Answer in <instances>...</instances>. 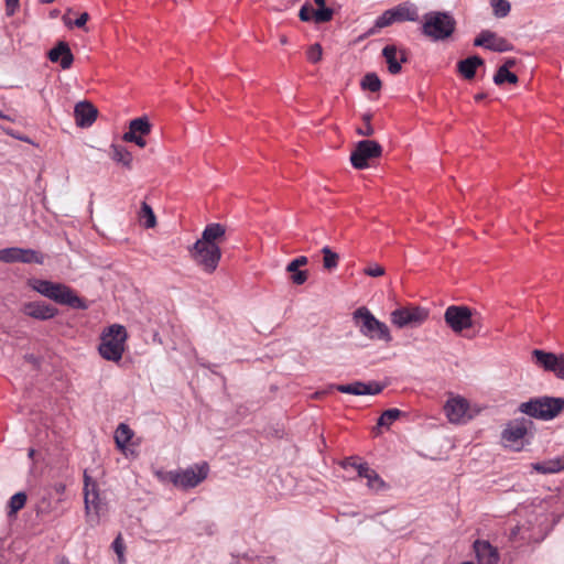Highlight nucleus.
<instances>
[{"instance_id": "31", "label": "nucleus", "mask_w": 564, "mask_h": 564, "mask_svg": "<svg viewBox=\"0 0 564 564\" xmlns=\"http://www.w3.org/2000/svg\"><path fill=\"white\" fill-rule=\"evenodd\" d=\"M139 221L144 228H153L156 225V217L152 207L147 203L142 202L139 212Z\"/></svg>"}, {"instance_id": "14", "label": "nucleus", "mask_w": 564, "mask_h": 564, "mask_svg": "<svg viewBox=\"0 0 564 564\" xmlns=\"http://www.w3.org/2000/svg\"><path fill=\"white\" fill-rule=\"evenodd\" d=\"M0 261L6 263H43L44 254L36 249H0Z\"/></svg>"}, {"instance_id": "29", "label": "nucleus", "mask_w": 564, "mask_h": 564, "mask_svg": "<svg viewBox=\"0 0 564 564\" xmlns=\"http://www.w3.org/2000/svg\"><path fill=\"white\" fill-rule=\"evenodd\" d=\"M109 155L115 162L121 164L126 169H132V154L126 147L112 143L110 145Z\"/></svg>"}, {"instance_id": "33", "label": "nucleus", "mask_w": 564, "mask_h": 564, "mask_svg": "<svg viewBox=\"0 0 564 564\" xmlns=\"http://www.w3.org/2000/svg\"><path fill=\"white\" fill-rule=\"evenodd\" d=\"M133 436L132 430L124 423H120L115 433V441L119 448H124Z\"/></svg>"}, {"instance_id": "6", "label": "nucleus", "mask_w": 564, "mask_h": 564, "mask_svg": "<svg viewBox=\"0 0 564 564\" xmlns=\"http://www.w3.org/2000/svg\"><path fill=\"white\" fill-rule=\"evenodd\" d=\"M382 147L375 140H361L357 142L355 150L350 154L351 165L357 170H364L369 166L368 161L380 158Z\"/></svg>"}, {"instance_id": "15", "label": "nucleus", "mask_w": 564, "mask_h": 564, "mask_svg": "<svg viewBox=\"0 0 564 564\" xmlns=\"http://www.w3.org/2000/svg\"><path fill=\"white\" fill-rule=\"evenodd\" d=\"M192 260L206 272H213L220 260V249H188Z\"/></svg>"}, {"instance_id": "11", "label": "nucleus", "mask_w": 564, "mask_h": 564, "mask_svg": "<svg viewBox=\"0 0 564 564\" xmlns=\"http://www.w3.org/2000/svg\"><path fill=\"white\" fill-rule=\"evenodd\" d=\"M231 241V232L227 234L224 225L212 223L203 230L202 238L197 239L191 247H217V243H228Z\"/></svg>"}, {"instance_id": "13", "label": "nucleus", "mask_w": 564, "mask_h": 564, "mask_svg": "<svg viewBox=\"0 0 564 564\" xmlns=\"http://www.w3.org/2000/svg\"><path fill=\"white\" fill-rule=\"evenodd\" d=\"M152 124L147 116L134 118L129 123V130L123 133L122 139L126 142L135 143L140 148L147 145L143 135L150 134Z\"/></svg>"}, {"instance_id": "17", "label": "nucleus", "mask_w": 564, "mask_h": 564, "mask_svg": "<svg viewBox=\"0 0 564 564\" xmlns=\"http://www.w3.org/2000/svg\"><path fill=\"white\" fill-rule=\"evenodd\" d=\"M47 58L52 63H58L63 69H68L74 62V55L68 43L65 41H58L56 45L47 52Z\"/></svg>"}, {"instance_id": "42", "label": "nucleus", "mask_w": 564, "mask_h": 564, "mask_svg": "<svg viewBox=\"0 0 564 564\" xmlns=\"http://www.w3.org/2000/svg\"><path fill=\"white\" fill-rule=\"evenodd\" d=\"M324 252V268L332 270L337 267L338 254L333 252L332 249H322Z\"/></svg>"}, {"instance_id": "4", "label": "nucleus", "mask_w": 564, "mask_h": 564, "mask_svg": "<svg viewBox=\"0 0 564 564\" xmlns=\"http://www.w3.org/2000/svg\"><path fill=\"white\" fill-rule=\"evenodd\" d=\"M354 321L359 332L372 340L389 343L391 335L388 326L378 321L366 307H359L354 312Z\"/></svg>"}, {"instance_id": "23", "label": "nucleus", "mask_w": 564, "mask_h": 564, "mask_svg": "<svg viewBox=\"0 0 564 564\" xmlns=\"http://www.w3.org/2000/svg\"><path fill=\"white\" fill-rule=\"evenodd\" d=\"M474 550L480 564H497L499 561L497 549L488 541H475Z\"/></svg>"}, {"instance_id": "51", "label": "nucleus", "mask_w": 564, "mask_h": 564, "mask_svg": "<svg viewBox=\"0 0 564 564\" xmlns=\"http://www.w3.org/2000/svg\"><path fill=\"white\" fill-rule=\"evenodd\" d=\"M398 54L400 55L399 56L400 64L408 62V52L405 50H400V51L398 50Z\"/></svg>"}, {"instance_id": "36", "label": "nucleus", "mask_w": 564, "mask_h": 564, "mask_svg": "<svg viewBox=\"0 0 564 564\" xmlns=\"http://www.w3.org/2000/svg\"><path fill=\"white\" fill-rule=\"evenodd\" d=\"M26 502V495L23 491L14 494L8 502V514L12 516L20 511Z\"/></svg>"}, {"instance_id": "48", "label": "nucleus", "mask_w": 564, "mask_h": 564, "mask_svg": "<svg viewBox=\"0 0 564 564\" xmlns=\"http://www.w3.org/2000/svg\"><path fill=\"white\" fill-rule=\"evenodd\" d=\"M19 8V0H6V13L11 17Z\"/></svg>"}, {"instance_id": "5", "label": "nucleus", "mask_w": 564, "mask_h": 564, "mask_svg": "<svg viewBox=\"0 0 564 564\" xmlns=\"http://www.w3.org/2000/svg\"><path fill=\"white\" fill-rule=\"evenodd\" d=\"M209 467L207 463L195 464L178 471H170L169 478L174 486L182 489L194 488L205 480L208 476Z\"/></svg>"}, {"instance_id": "38", "label": "nucleus", "mask_w": 564, "mask_h": 564, "mask_svg": "<svg viewBox=\"0 0 564 564\" xmlns=\"http://www.w3.org/2000/svg\"><path fill=\"white\" fill-rule=\"evenodd\" d=\"M402 415L399 409H388L378 419L377 425L389 427L394 421Z\"/></svg>"}, {"instance_id": "41", "label": "nucleus", "mask_w": 564, "mask_h": 564, "mask_svg": "<svg viewBox=\"0 0 564 564\" xmlns=\"http://www.w3.org/2000/svg\"><path fill=\"white\" fill-rule=\"evenodd\" d=\"M371 118H372V115L370 112H366L362 115L364 126L360 128H357V130H356V132L359 135L371 137L375 133V129L371 126Z\"/></svg>"}, {"instance_id": "37", "label": "nucleus", "mask_w": 564, "mask_h": 564, "mask_svg": "<svg viewBox=\"0 0 564 564\" xmlns=\"http://www.w3.org/2000/svg\"><path fill=\"white\" fill-rule=\"evenodd\" d=\"M397 22L394 13L392 9L386 10L381 15H379L376 21L373 28L369 31L370 34L375 33L377 29H382L389 26Z\"/></svg>"}, {"instance_id": "28", "label": "nucleus", "mask_w": 564, "mask_h": 564, "mask_svg": "<svg viewBox=\"0 0 564 564\" xmlns=\"http://www.w3.org/2000/svg\"><path fill=\"white\" fill-rule=\"evenodd\" d=\"M358 476L367 479V485L370 489L379 490L384 487V481L367 463L358 465Z\"/></svg>"}, {"instance_id": "26", "label": "nucleus", "mask_w": 564, "mask_h": 564, "mask_svg": "<svg viewBox=\"0 0 564 564\" xmlns=\"http://www.w3.org/2000/svg\"><path fill=\"white\" fill-rule=\"evenodd\" d=\"M397 22L419 21V10L417 7L410 2L401 3L394 8H392Z\"/></svg>"}, {"instance_id": "55", "label": "nucleus", "mask_w": 564, "mask_h": 564, "mask_svg": "<svg viewBox=\"0 0 564 564\" xmlns=\"http://www.w3.org/2000/svg\"><path fill=\"white\" fill-rule=\"evenodd\" d=\"M58 14H59V10L54 9V10H52V11L50 12V18L55 19V18H57V17H58Z\"/></svg>"}, {"instance_id": "8", "label": "nucleus", "mask_w": 564, "mask_h": 564, "mask_svg": "<svg viewBox=\"0 0 564 564\" xmlns=\"http://www.w3.org/2000/svg\"><path fill=\"white\" fill-rule=\"evenodd\" d=\"M429 316V312L420 306L400 307L391 313V322L399 328L416 327Z\"/></svg>"}, {"instance_id": "56", "label": "nucleus", "mask_w": 564, "mask_h": 564, "mask_svg": "<svg viewBox=\"0 0 564 564\" xmlns=\"http://www.w3.org/2000/svg\"><path fill=\"white\" fill-rule=\"evenodd\" d=\"M314 2L316 3V6L318 8H322V7H325L326 0H314Z\"/></svg>"}, {"instance_id": "47", "label": "nucleus", "mask_w": 564, "mask_h": 564, "mask_svg": "<svg viewBox=\"0 0 564 564\" xmlns=\"http://www.w3.org/2000/svg\"><path fill=\"white\" fill-rule=\"evenodd\" d=\"M112 549L120 560L123 558L124 544L120 535H118L112 542Z\"/></svg>"}, {"instance_id": "9", "label": "nucleus", "mask_w": 564, "mask_h": 564, "mask_svg": "<svg viewBox=\"0 0 564 564\" xmlns=\"http://www.w3.org/2000/svg\"><path fill=\"white\" fill-rule=\"evenodd\" d=\"M532 358L535 365L544 371L553 372L557 378L564 379V354L556 355L542 349H534Z\"/></svg>"}, {"instance_id": "53", "label": "nucleus", "mask_w": 564, "mask_h": 564, "mask_svg": "<svg viewBox=\"0 0 564 564\" xmlns=\"http://www.w3.org/2000/svg\"><path fill=\"white\" fill-rule=\"evenodd\" d=\"M7 133L12 135L13 138H15L18 140H22V141L29 142V139L26 137L18 135V134L13 133L12 131H7Z\"/></svg>"}, {"instance_id": "16", "label": "nucleus", "mask_w": 564, "mask_h": 564, "mask_svg": "<svg viewBox=\"0 0 564 564\" xmlns=\"http://www.w3.org/2000/svg\"><path fill=\"white\" fill-rule=\"evenodd\" d=\"M336 390L354 395H376L383 390V386L377 381H355L348 384H338L336 386Z\"/></svg>"}, {"instance_id": "1", "label": "nucleus", "mask_w": 564, "mask_h": 564, "mask_svg": "<svg viewBox=\"0 0 564 564\" xmlns=\"http://www.w3.org/2000/svg\"><path fill=\"white\" fill-rule=\"evenodd\" d=\"M456 20L447 11H429L423 15L421 33L433 42H443L452 37L456 30Z\"/></svg>"}, {"instance_id": "46", "label": "nucleus", "mask_w": 564, "mask_h": 564, "mask_svg": "<svg viewBox=\"0 0 564 564\" xmlns=\"http://www.w3.org/2000/svg\"><path fill=\"white\" fill-rule=\"evenodd\" d=\"M364 272H365V274H367L369 276L377 278V276H381L384 273V269H383V267H381L379 264H372V265L365 268Z\"/></svg>"}, {"instance_id": "24", "label": "nucleus", "mask_w": 564, "mask_h": 564, "mask_svg": "<svg viewBox=\"0 0 564 564\" xmlns=\"http://www.w3.org/2000/svg\"><path fill=\"white\" fill-rule=\"evenodd\" d=\"M307 263V258L304 256L297 257L286 265V271L291 273V281L296 285H302L307 280V271L300 270L301 267Z\"/></svg>"}, {"instance_id": "18", "label": "nucleus", "mask_w": 564, "mask_h": 564, "mask_svg": "<svg viewBox=\"0 0 564 564\" xmlns=\"http://www.w3.org/2000/svg\"><path fill=\"white\" fill-rule=\"evenodd\" d=\"M85 487H84V502L87 514L94 510L96 514L99 513L101 508V501L99 499V492L97 485L91 478L85 473L84 475Z\"/></svg>"}, {"instance_id": "25", "label": "nucleus", "mask_w": 564, "mask_h": 564, "mask_svg": "<svg viewBox=\"0 0 564 564\" xmlns=\"http://www.w3.org/2000/svg\"><path fill=\"white\" fill-rule=\"evenodd\" d=\"M484 63L485 61L478 55L468 56L457 63V72L465 79L470 80L475 77L477 68L482 66Z\"/></svg>"}, {"instance_id": "40", "label": "nucleus", "mask_w": 564, "mask_h": 564, "mask_svg": "<svg viewBox=\"0 0 564 564\" xmlns=\"http://www.w3.org/2000/svg\"><path fill=\"white\" fill-rule=\"evenodd\" d=\"M333 15L334 10L326 6L314 9V22L317 24L330 21L333 19Z\"/></svg>"}, {"instance_id": "54", "label": "nucleus", "mask_w": 564, "mask_h": 564, "mask_svg": "<svg viewBox=\"0 0 564 564\" xmlns=\"http://www.w3.org/2000/svg\"><path fill=\"white\" fill-rule=\"evenodd\" d=\"M487 97V94L486 93H478L475 95V100L476 101H481L484 100L485 98Z\"/></svg>"}, {"instance_id": "32", "label": "nucleus", "mask_w": 564, "mask_h": 564, "mask_svg": "<svg viewBox=\"0 0 564 564\" xmlns=\"http://www.w3.org/2000/svg\"><path fill=\"white\" fill-rule=\"evenodd\" d=\"M33 290L39 292L40 294L51 299L54 291H56L58 288L56 283H53L47 280H40L34 279L30 282Z\"/></svg>"}, {"instance_id": "34", "label": "nucleus", "mask_w": 564, "mask_h": 564, "mask_svg": "<svg viewBox=\"0 0 564 564\" xmlns=\"http://www.w3.org/2000/svg\"><path fill=\"white\" fill-rule=\"evenodd\" d=\"M360 86L364 90H369L371 93H377L381 89V80L376 73H367L361 82Z\"/></svg>"}, {"instance_id": "58", "label": "nucleus", "mask_w": 564, "mask_h": 564, "mask_svg": "<svg viewBox=\"0 0 564 564\" xmlns=\"http://www.w3.org/2000/svg\"><path fill=\"white\" fill-rule=\"evenodd\" d=\"M34 454H35V451H34L33 448H30V449H29V454H28V455H29V457H31V458H32V457L34 456Z\"/></svg>"}, {"instance_id": "27", "label": "nucleus", "mask_w": 564, "mask_h": 564, "mask_svg": "<svg viewBox=\"0 0 564 564\" xmlns=\"http://www.w3.org/2000/svg\"><path fill=\"white\" fill-rule=\"evenodd\" d=\"M532 468L540 474H555L564 470V456L551 458L532 464Z\"/></svg>"}, {"instance_id": "50", "label": "nucleus", "mask_w": 564, "mask_h": 564, "mask_svg": "<svg viewBox=\"0 0 564 564\" xmlns=\"http://www.w3.org/2000/svg\"><path fill=\"white\" fill-rule=\"evenodd\" d=\"M24 359L32 365L39 366V359L33 354L25 355Z\"/></svg>"}, {"instance_id": "3", "label": "nucleus", "mask_w": 564, "mask_h": 564, "mask_svg": "<svg viewBox=\"0 0 564 564\" xmlns=\"http://www.w3.org/2000/svg\"><path fill=\"white\" fill-rule=\"evenodd\" d=\"M126 339L127 330L122 325L109 326L101 335L99 354L107 360L119 361L122 358Z\"/></svg>"}, {"instance_id": "45", "label": "nucleus", "mask_w": 564, "mask_h": 564, "mask_svg": "<svg viewBox=\"0 0 564 564\" xmlns=\"http://www.w3.org/2000/svg\"><path fill=\"white\" fill-rule=\"evenodd\" d=\"M88 20L89 14L87 12H83L74 22L68 20L66 15L63 17V21L67 26L75 25L77 28H84Z\"/></svg>"}, {"instance_id": "2", "label": "nucleus", "mask_w": 564, "mask_h": 564, "mask_svg": "<svg viewBox=\"0 0 564 564\" xmlns=\"http://www.w3.org/2000/svg\"><path fill=\"white\" fill-rule=\"evenodd\" d=\"M519 412L540 421H551L564 411V398L542 395L522 402Z\"/></svg>"}, {"instance_id": "7", "label": "nucleus", "mask_w": 564, "mask_h": 564, "mask_svg": "<svg viewBox=\"0 0 564 564\" xmlns=\"http://www.w3.org/2000/svg\"><path fill=\"white\" fill-rule=\"evenodd\" d=\"M532 425L533 422L528 419H514L507 423L501 433V438L507 446L513 447L516 451H520L524 445L523 440Z\"/></svg>"}, {"instance_id": "49", "label": "nucleus", "mask_w": 564, "mask_h": 564, "mask_svg": "<svg viewBox=\"0 0 564 564\" xmlns=\"http://www.w3.org/2000/svg\"><path fill=\"white\" fill-rule=\"evenodd\" d=\"M360 463H357L356 462V458L355 457H347L344 459V462L341 463L343 467L344 468H347V467H352L354 469H356L358 471V465Z\"/></svg>"}, {"instance_id": "39", "label": "nucleus", "mask_w": 564, "mask_h": 564, "mask_svg": "<svg viewBox=\"0 0 564 564\" xmlns=\"http://www.w3.org/2000/svg\"><path fill=\"white\" fill-rule=\"evenodd\" d=\"M494 15L498 19L506 18L511 10V4L508 0H490Z\"/></svg>"}, {"instance_id": "10", "label": "nucleus", "mask_w": 564, "mask_h": 564, "mask_svg": "<svg viewBox=\"0 0 564 564\" xmlns=\"http://www.w3.org/2000/svg\"><path fill=\"white\" fill-rule=\"evenodd\" d=\"M444 319L455 333H462L474 325L471 311L467 306H448L445 311Z\"/></svg>"}, {"instance_id": "22", "label": "nucleus", "mask_w": 564, "mask_h": 564, "mask_svg": "<svg viewBox=\"0 0 564 564\" xmlns=\"http://www.w3.org/2000/svg\"><path fill=\"white\" fill-rule=\"evenodd\" d=\"M444 409L452 423H460L467 414L468 403L465 399L455 398L448 400Z\"/></svg>"}, {"instance_id": "57", "label": "nucleus", "mask_w": 564, "mask_h": 564, "mask_svg": "<svg viewBox=\"0 0 564 564\" xmlns=\"http://www.w3.org/2000/svg\"><path fill=\"white\" fill-rule=\"evenodd\" d=\"M280 43H281V44H286V43H288V39H286V36H284V35H283V36H281V37H280Z\"/></svg>"}, {"instance_id": "19", "label": "nucleus", "mask_w": 564, "mask_h": 564, "mask_svg": "<svg viewBox=\"0 0 564 564\" xmlns=\"http://www.w3.org/2000/svg\"><path fill=\"white\" fill-rule=\"evenodd\" d=\"M22 312L40 321L51 319L57 314V310L54 306L44 302H28L23 305Z\"/></svg>"}, {"instance_id": "43", "label": "nucleus", "mask_w": 564, "mask_h": 564, "mask_svg": "<svg viewBox=\"0 0 564 564\" xmlns=\"http://www.w3.org/2000/svg\"><path fill=\"white\" fill-rule=\"evenodd\" d=\"M299 18L303 22L314 20V8L310 3H304L299 11Z\"/></svg>"}, {"instance_id": "59", "label": "nucleus", "mask_w": 564, "mask_h": 564, "mask_svg": "<svg viewBox=\"0 0 564 564\" xmlns=\"http://www.w3.org/2000/svg\"><path fill=\"white\" fill-rule=\"evenodd\" d=\"M55 0H41L42 3H52L54 2Z\"/></svg>"}, {"instance_id": "21", "label": "nucleus", "mask_w": 564, "mask_h": 564, "mask_svg": "<svg viewBox=\"0 0 564 564\" xmlns=\"http://www.w3.org/2000/svg\"><path fill=\"white\" fill-rule=\"evenodd\" d=\"M98 110L88 101H79L74 109L76 124L82 128L90 127L97 119Z\"/></svg>"}, {"instance_id": "35", "label": "nucleus", "mask_w": 564, "mask_h": 564, "mask_svg": "<svg viewBox=\"0 0 564 564\" xmlns=\"http://www.w3.org/2000/svg\"><path fill=\"white\" fill-rule=\"evenodd\" d=\"M518 80V76L507 69V67H499L494 76V83L498 86L505 83L517 84Z\"/></svg>"}, {"instance_id": "52", "label": "nucleus", "mask_w": 564, "mask_h": 564, "mask_svg": "<svg viewBox=\"0 0 564 564\" xmlns=\"http://www.w3.org/2000/svg\"><path fill=\"white\" fill-rule=\"evenodd\" d=\"M516 64L517 61L514 58H508L500 67H507V69H509L510 67H513Z\"/></svg>"}, {"instance_id": "20", "label": "nucleus", "mask_w": 564, "mask_h": 564, "mask_svg": "<svg viewBox=\"0 0 564 564\" xmlns=\"http://www.w3.org/2000/svg\"><path fill=\"white\" fill-rule=\"evenodd\" d=\"M56 285L58 289L53 292L51 300L63 305H68L73 308H86L84 301L78 297L68 286L59 283H56Z\"/></svg>"}, {"instance_id": "44", "label": "nucleus", "mask_w": 564, "mask_h": 564, "mask_svg": "<svg viewBox=\"0 0 564 564\" xmlns=\"http://www.w3.org/2000/svg\"><path fill=\"white\" fill-rule=\"evenodd\" d=\"M307 58L312 63H317L322 59V46L318 43H315L308 48Z\"/></svg>"}, {"instance_id": "30", "label": "nucleus", "mask_w": 564, "mask_h": 564, "mask_svg": "<svg viewBox=\"0 0 564 564\" xmlns=\"http://www.w3.org/2000/svg\"><path fill=\"white\" fill-rule=\"evenodd\" d=\"M382 56L388 64V70L392 75L401 72L402 67L398 58V47L393 44L386 45L382 50Z\"/></svg>"}, {"instance_id": "12", "label": "nucleus", "mask_w": 564, "mask_h": 564, "mask_svg": "<svg viewBox=\"0 0 564 564\" xmlns=\"http://www.w3.org/2000/svg\"><path fill=\"white\" fill-rule=\"evenodd\" d=\"M474 45L498 53L510 52L513 50V45L507 39L499 36L490 30H482L475 37Z\"/></svg>"}]
</instances>
